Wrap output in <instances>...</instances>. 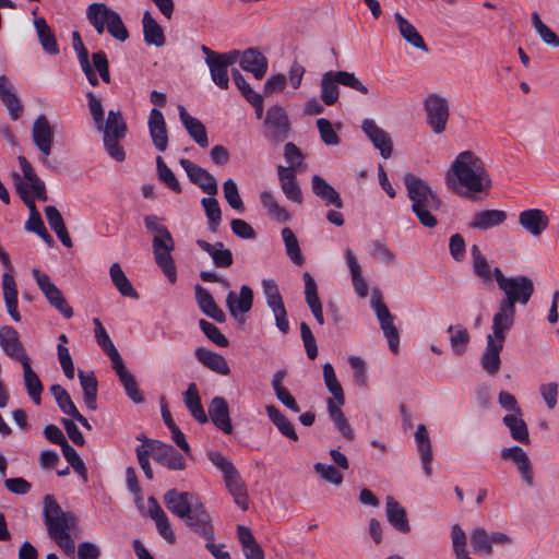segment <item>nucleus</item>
<instances>
[{
  "instance_id": "62",
  "label": "nucleus",
  "mask_w": 559,
  "mask_h": 559,
  "mask_svg": "<svg viewBox=\"0 0 559 559\" xmlns=\"http://www.w3.org/2000/svg\"><path fill=\"white\" fill-rule=\"evenodd\" d=\"M156 168L158 179L165 183L171 191L175 193H181L182 188L176 178L174 171L166 165L164 159L160 156L156 158Z\"/></svg>"
},
{
  "instance_id": "33",
  "label": "nucleus",
  "mask_w": 559,
  "mask_h": 559,
  "mask_svg": "<svg viewBox=\"0 0 559 559\" xmlns=\"http://www.w3.org/2000/svg\"><path fill=\"white\" fill-rule=\"evenodd\" d=\"M0 100L12 120H17L21 117L22 104L5 75H0Z\"/></svg>"
},
{
  "instance_id": "41",
  "label": "nucleus",
  "mask_w": 559,
  "mask_h": 559,
  "mask_svg": "<svg viewBox=\"0 0 559 559\" xmlns=\"http://www.w3.org/2000/svg\"><path fill=\"white\" fill-rule=\"evenodd\" d=\"M44 212L50 228L56 233L62 245L67 248H72V239L59 210L53 205H48L44 209Z\"/></svg>"
},
{
  "instance_id": "36",
  "label": "nucleus",
  "mask_w": 559,
  "mask_h": 559,
  "mask_svg": "<svg viewBox=\"0 0 559 559\" xmlns=\"http://www.w3.org/2000/svg\"><path fill=\"white\" fill-rule=\"evenodd\" d=\"M385 512L388 522L399 532L406 534L411 531L406 510L392 496L386 497Z\"/></svg>"
},
{
  "instance_id": "51",
  "label": "nucleus",
  "mask_w": 559,
  "mask_h": 559,
  "mask_svg": "<svg viewBox=\"0 0 559 559\" xmlns=\"http://www.w3.org/2000/svg\"><path fill=\"white\" fill-rule=\"evenodd\" d=\"M447 332L450 333V345L453 353L459 356L463 355L471 341L467 329L462 325H449Z\"/></svg>"
},
{
  "instance_id": "12",
  "label": "nucleus",
  "mask_w": 559,
  "mask_h": 559,
  "mask_svg": "<svg viewBox=\"0 0 559 559\" xmlns=\"http://www.w3.org/2000/svg\"><path fill=\"white\" fill-rule=\"evenodd\" d=\"M150 445V452L155 462L171 471H183L186 460L171 444L163 443L159 440H145Z\"/></svg>"
},
{
  "instance_id": "42",
  "label": "nucleus",
  "mask_w": 559,
  "mask_h": 559,
  "mask_svg": "<svg viewBox=\"0 0 559 559\" xmlns=\"http://www.w3.org/2000/svg\"><path fill=\"white\" fill-rule=\"evenodd\" d=\"M237 536L246 559H264V551L249 527L238 525Z\"/></svg>"
},
{
  "instance_id": "2",
  "label": "nucleus",
  "mask_w": 559,
  "mask_h": 559,
  "mask_svg": "<svg viewBox=\"0 0 559 559\" xmlns=\"http://www.w3.org/2000/svg\"><path fill=\"white\" fill-rule=\"evenodd\" d=\"M404 185L412 201V212L424 227L435 228L438 219L433 213L441 209L442 200L424 179L411 173L404 175Z\"/></svg>"
},
{
  "instance_id": "46",
  "label": "nucleus",
  "mask_w": 559,
  "mask_h": 559,
  "mask_svg": "<svg viewBox=\"0 0 559 559\" xmlns=\"http://www.w3.org/2000/svg\"><path fill=\"white\" fill-rule=\"evenodd\" d=\"M522 416V412L521 414H507L506 416H503L502 423L509 428L510 435L513 440L523 444H528V428Z\"/></svg>"
},
{
  "instance_id": "1",
  "label": "nucleus",
  "mask_w": 559,
  "mask_h": 559,
  "mask_svg": "<svg viewBox=\"0 0 559 559\" xmlns=\"http://www.w3.org/2000/svg\"><path fill=\"white\" fill-rule=\"evenodd\" d=\"M447 181L452 189L460 185L474 193L487 190L492 185L483 159L472 151L461 152L455 157L448 170Z\"/></svg>"
},
{
  "instance_id": "21",
  "label": "nucleus",
  "mask_w": 559,
  "mask_h": 559,
  "mask_svg": "<svg viewBox=\"0 0 559 559\" xmlns=\"http://www.w3.org/2000/svg\"><path fill=\"white\" fill-rule=\"evenodd\" d=\"M253 305V292L248 285H242L237 296L235 292L230 290L226 296V307L230 316L238 319L243 313L251 310Z\"/></svg>"
},
{
  "instance_id": "52",
  "label": "nucleus",
  "mask_w": 559,
  "mask_h": 559,
  "mask_svg": "<svg viewBox=\"0 0 559 559\" xmlns=\"http://www.w3.org/2000/svg\"><path fill=\"white\" fill-rule=\"evenodd\" d=\"M260 201L262 206L267 211L269 215L278 222L286 223L290 219L289 212L281 206L274 195L270 191H262L260 193Z\"/></svg>"
},
{
  "instance_id": "38",
  "label": "nucleus",
  "mask_w": 559,
  "mask_h": 559,
  "mask_svg": "<svg viewBox=\"0 0 559 559\" xmlns=\"http://www.w3.org/2000/svg\"><path fill=\"white\" fill-rule=\"evenodd\" d=\"M503 348V343L487 336L486 348L481 356V367L488 374H495L500 369L501 359L500 353Z\"/></svg>"
},
{
  "instance_id": "26",
  "label": "nucleus",
  "mask_w": 559,
  "mask_h": 559,
  "mask_svg": "<svg viewBox=\"0 0 559 559\" xmlns=\"http://www.w3.org/2000/svg\"><path fill=\"white\" fill-rule=\"evenodd\" d=\"M520 225L532 236H539L549 224V218L544 211L539 209H530L522 211L519 215Z\"/></svg>"
},
{
  "instance_id": "24",
  "label": "nucleus",
  "mask_w": 559,
  "mask_h": 559,
  "mask_svg": "<svg viewBox=\"0 0 559 559\" xmlns=\"http://www.w3.org/2000/svg\"><path fill=\"white\" fill-rule=\"evenodd\" d=\"M179 119L187 130L188 134L202 148L209 146V136L205 126L201 120L189 115L185 106H178Z\"/></svg>"
},
{
  "instance_id": "22",
  "label": "nucleus",
  "mask_w": 559,
  "mask_h": 559,
  "mask_svg": "<svg viewBox=\"0 0 559 559\" xmlns=\"http://www.w3.org/2000/svg\"><path fill=\"white\" fill-rule=\"evenodd\" d=\"M240 68L250 72L257 80L264 78L269 62L266 57L257 48H248L241 52Z\"/></svg>"
},
{
  "instance_id": "56",
  "label": "nucleus",
  "mask_w": 559,
  "mask_h": 559,
  "mask_svg": "<svg viewBox=\"0 0 559 559\" xmlns=\"http://www.w3.org/2000/svg\"><path fill=\"white\" fill-rule=\"evenodd\" d=\"M473 259V271L484 282L488 283L493 276V270H490L489 263L485 255L481 254L477 245L471 248Z\"/></svg>"
},
{
  "instance_id": "31",
  "label": "nucleus",
  "mask_w": 559,
  "mask_h": 559,
  "mask_svg": "<svg viewBox=\"0 0 559 559\" xmlns=\"http://www.w3.org/2000/svg\"><path fill=\"white\" fill-rule=\"evenodd\" d=\"M197 245L212 258L213 264L216 267L227 269L233 264V252L226 249L222 241L210 243L203 239H198Z\"/></svg>"
},
{
  "instance_id": "63",
  "label": "nucleus",
  "mask_w": 559,
  "mask_h": 559,
  "mask_svg": "<svg viewBox=\"0 0 559 559\" xmlns=\"http://www.w3.org/2000/svg\"><path fill=\"white\" fill-rule=\"evenodd\" d=\"M223 192L231 209L240 213L245 212V204L239 194L238 186L233 179H228L223 183Z\"/></svg>"
},
{
  "instance_id": "11",
  "label": "nucleus",
  "mask_w": 559,
  "mask_h": 559,
  "mask_svg": "<svg viewBox=\"0 0 559 559\" xmlns=\"http://www.w3.org/2000/svg\"><path fill=\"white\" fill-rule=\"evenodd\" d=\"M264 126L265 138L275 143L284 142L289 135V119L286 110L280 105H274L267 109Z\"/></svg>"
},
{
  "instance_id": "34",
  "label": "nucleus",
  "mask_w": 559,
  "mask_h": 559,
  "mask_svg": "<svg viewBox=\"0 0 559 559\" xmlns=\"http://www.w3.org/2000/svg\"><path fill=\"white\" fill-rule=\"evenodd\" d=\"M394 19L401 36L407 44L423 52L429 51L423 36L411 22H408L400 12L394 14Z\"/></svg>"
},
{
  "instance_id": "54",
  "label": "nucleus",
  "mask_w": 559,
  "mask_h": 559,
  "mask_svg": "<svg viewBox=\"0 0 559 559\" xmlns=\"http://www.w3.org/2000/svg\"><path fill=\"white\" fill-rule=\"evenodd\" d=\"M201 205L203 206L207 218L209 229L212 233H217L222 222V210L218 201L214 198V195H210L201 200Z\"/></svg>"
},
{
  "instance_id": "13",
  "label": "nucleus",
  "mask_w": 559,
  "mask_h": 559,
  "mask_svg": "<svg viewBox=\"0 0 559 559\" xmlns=\"http://www.w3.org/2000/svg\"><path fill=\"white\" fill-rule=\"evenodd\" d=\"M182 520L195 534L202 536L206 540H214L212 518L201 501H199L192 511H190Z\"/></svg>"
},
{
  "instance_id": "16",
  "label": "nucleus",
  "mask_w": 559,
  "mask_h": 559,
  "mask_svg": "<svg viewBox=\"0 0 559 559\" xmlns=\"http://www.w3.org/2000/svg\"><path fill=\"white\" fill-rule=\"evenodd\" d=\"M361 129L374 148L380 151V155L385 159L390 158L393 151V142L389 133L369 118L362 120Z\"/></svg>"
},
{
  "instance_id": "20",
  "label": "nucleus",
  "mask_w": 559,
  "mask_h": 559,
  "mask_svg": "<svg viewBox=\"0 0 559 559\" xmlns=\"http://www.w3.org/2000/svg\"><path fill=\"white\" fill-rule=\"evenodd\" d=\"M209 416L213 425L226 435L234 430L227 401L222 396H214L209 405Z\"/></svg>"
},
{
  "instance_id": "35",
  "label": "nucleus",
  "mask_w": 559,
  "mask_h": 559,
  "mask_svg": "<svg viewBox=\"0 0 559 559\" xmlns=\"http://www.w3.org/2000/svg\"><path fill=\"white\" fill-rule=\"evenodd\" d=\"M23 369V381L27 395L34 404L40 405L44 385L38 374L31 366V358L21 362Z\"/></svg>"
},
{
  "instance_id": "57",
  "label": "nucleus",
  "mask_w": 559,
  "mask_h": 559,
  "mask_svg": "<svg viewBox=\"0 0 559 559\" xmlns=\"http://www.w3.org/2000/svg\"><path fill=\"white\" fill-rule=\"evenodd\" d=\"M471 546L475 554L492 555V546L489 534L483 527L474 528L469 534Z\"/></svg>"
},
{
  "instance_id": "8",
  "label": "nucleus",
  "mask_w": 559,
  "mask_h": 559,
  "mask_svg": "<svg viewBox=\"0 0 559 559\" xmlns=\"http://www.w3.org/2000/svg\"><path fill=\"white\" fill-rule=\"evenodd\" d=\"M426 121L435 134H441L445 128L450 116V108L447 98L430 94L424 102Z\"/></svg>"
},
{
  "instance_id": "29",
  "label": "nucleus",
  "mask_w": 559,
  "mask_h": 559,
  "mask_svg": "<svg viewBox=\"0 0 559 559\" xmlns=\"http://www.w3.org/2000/svg\"><path fill=\"white\" fill-rule=\"evenodd\" d=\"M415 441L420 457L421 467L426 476L432 475V448L430 438L425 425L419 424L415 431Z\"/></svg>"
},
{
  "instance_id": "27",
  "label": "nucleus",
  "mask_w": 559,
  "mask_h": 559,
  "mask_svg": "<svg viewBox=\"0 0 559 559\" xmlns=\"http://www.w3.org/2000/svg\"><path fill=\"white\" fill-rule=\"evenodd\" d=\"M311 188L313 194L320 198L326 206H334L336 209H342L344 206L340 193L321 176H312Z\"/></svg>"
},
{
  "instance_id": "19",
  "label": "nucleus",
  "mask_w": 559,
  "mask_h": 559,
  "mask_svg": "<svg viewBox=\"0 0 559 559\" xmlns=\"http://www.w3.org/2000/svg\"><path fill=\"white\" fill-rule=\"evenodd\" d=\"M500 456L503 460H511L518 467V471L528 487L533 486V469L526 452L519 445L502 448Z\"/></svg>"
},
{
  "instance_id": "4",
  "label": "nucleus",
  "mask_w": 559,
  "mask_h": 559,
  "mask_svg": "<svg viewBox=\"0 0 559 559\" xmlns=\"http://www.w3.org/2000/svg\"><path fill=\"white\" fill-rule=\"evenodd\" d=\"M493 277L503 293L500 302L515 308V305L525 306L534 294L533 280L526 275L507 277L499 267L493 269Z\"/></svg>"
},
{
  "instance_id": "23",
  "label": "nucleus",
  "mask_w": 559,
  "mask_h": 559,
  "mask_svg": "<svg viewBox=\"0 0 559 559\" xmlns=\"http://www.w3.org/2000/svg\"><path fill=\"white\" fill-rule=\"evenodd\" d=\"M147 124L155 148L158 152H165L168 145V133L163 112L157 108H153L150 112Z\"/></svg>"
},
{
  "instance_id": "47",
  "label": "nucleus",
  "mask_w": 559,
  "mask_h": 559,
  "mask_svg": "<svg viewBox=\"0 0 559 559\" xmlns=\"http://www.w3.org/2000/svg\"><path fill=\"white\" fill-rule=\"evenodd\" d=\"M338 84L335 71H326L322 74L320 81V97L326 106H332L338 100Z\"/></svg>"
},
{
  "instance_id": "43",
  "label": "nucleus",
  "mask_w": 559,
  "mask_h": 559,
  "mask_svg": "<svg viewBox=\"0 0 559 559\" xmlns=\"http://www.w3.org/2000/svg\"><path fill=\"white\" fill-rule=\"evenodd\" d=\"M143 37L147 45L162 47L165 44V35L162 26L152 16L150 11H145L142 17Z\"/></svg>"
},
{
  "instance_id": "3",
  "label": "nucleus",
  "mask_w": 559,
  "mask_h": 559,
  "mask_svg": "<svg viewBox=\"0 0 559 559\" xmlns=\"http://www.w3.org/2000/svg\"><path fill=\"white\" fill-rule=\"evenodd\" d=\"M160 217L156 215H146L144 217V225L146 229L154 233L153 238V254L156 264L162 269L170 283L177 281V271L171 251L175 249V241L165 225H162Z\"/></svg>"
},
{
  "instance_id": "64",
  "label": "nucleus",
  "mask_w": 559,
  "mask_h": 559,
  "mask_svg": "<svg viewBox=\"0 0 559 559\" xmlns=\"http://www.w3.org/2000/svg\"><path fill=\"white\" fill-rule=\"evenodd\" d=\"M199 328L205 336L219 347H227L229 345L228 338L221 332V330L213 323L205 319L199 320Z\"/></svg>"
},
{
  "instance_id": "44",
  "label": "nucleus",
  "mask_w": 559,
  "mask_h": 559,
  "mask_svg": "<svg viewBox=\"0 0 559 559\" xmlns=\"http://www.w3.org/2000/svg\"><path fill=\"white\" fill-rule=\"evenodd\" d=\"M78 378L83 390V401L86 407L95 411L97 408L98 382L94 372L85 373L83 370H79Z\"/></svg>"
},
{
  "instance_id": "15",
  "label": "nucleus",
  "mask_w": 559,
  "mask_h": 559,
  "mask_svg": "<svg viewBox=\"0 0 559 559\" xmlns=\"http://www.w3.org/2000/svg\"><path fill=\"white\" fill-rule=\"evenodd\" d=\"M166 508L179 519L188 515L194 506L200 501L198 497L188 491H178L177 489H169L163 497Z\"/></svg>"
},
{
  "instance_id": "10",
  "label": "nucleus",
  "mask_w": 559,
  "mask_h": 559,
  "mask_svg": "<svg viewBox=\"0 0 559 559\" xmlns=\"http://www.w3.org/2000/svg\"><path fill=\"white\" fill-rule=\"evenodd\" d=\"M32 141L40 152L41 164L47 168L55 169L48 159L53 143V131L45 115H39L35 119L32 127Z\"/></svg>"
},
{
  "instance_id": "39",
  "label": "nucleus",
  "mask_w": 559,
  "mask_h": 559,
  "mask_svg": "<svg viewBox=\"0 0 559 559\" xmlns=\"http://www.w3.org/2000/svg\"><path fill=\"white\" fill-rule=\"evenodd\" d=\"M183 402L191 416L200 424L209 421V416L202 406L201 397L198 386L194 382L189 383L187 390L183 392Z\"/></svg>"
},
{
  "instance_id": "60",
  "label": "nucleus",
  "mask_w": 559,
  "mask_h": 559,
  "mask_svg": "<svg viewBox=\"0 0 559 559\" xmlns=\"http://www.w3.org/2000/svg\"><path fill=\"white\" fill-rule=\"evenodd\" d=\"M451 539L455 559H473L469 557V554L466 549V533L459 524L452 525Z\"/></svg>"
},
{
  "instance_id": "30",
  "label": "nucleus",
  "mask_w": 559,
  "mask_h": 559,
  "mask_svg": "<svg viewBox=\"0 0 559 559\" xmlns=\"http://www.w3.org/2000/svg\"><path fill=\"white\" fill-rule=\"evenodd\" d=\"M194 355L199 362L213 372L221 376H228L230 373L228 362L223 355L205 347H197Z\"/></svg>"
},
{
  "instance_id": "50",
  "label": "nucleus",
  "mask_w": 559,
  "mask_h": 559,
  "mask_svg": "<svg viewBox=\"0 0 559 559\" xmlns=\"http://www.w3.org/2000/svg\"><path fill=\"white\" fill-rule=\"evenodd\" d=\"M328 412L331 420L334 423L336 429L342 436L348 441L354 440V431L348 424L344 413L341 409V406L335 405L332 399L326 400Z\"/></svg>"
},
{
  "instance_id": "45",
  "label": "nucleus",
  "mask_w": 559,
  "mask_h": 559,
  "mask_svg": "<svg viewBox=\"0 0 559 559\" xmlns=\"http://www.w3.org/2000/svg\"><path fill=\"white\" fill-rule=\"evenodd\" d=\"M286 376V370H277L272 378V388L274 390L276 399L288 409L294 413H299L300 407L297 404L295 397L283 385V379Z\"/></svg>"
},
{
  "instance_id": "25",
  "label": "nucleus",
  "mask_w": 559,
  "mask_h": 559,
  "mask_svg": "<svg viewBox=\"0 0 559 559\" xmlns=\"http://www.w3.org/2000/svg\"><path fill=\"white\" fill-rule=\"evenodd\" d=\"M194 297L199 309L209 318L213 319L218 323H223L226 321V314L224 311L217 306L211 293L202 287L201 285H195L194 287Z\"/></svg>"
},
{
  "instance_id": "6",
  "label": "nucleus",
  "mask_w": 559,
  "mask_h": 559,
  "mask_svg": "<svg viewBox=\"0 0 559 559\" xmlns=\"http://www.w3.org/2000/svg\"><path fill=\"white\" fill-rule=\"evenodd\" d=\"M43 515L48 535L52 540L69 534L78 523L76 515L70 511H63L50 495L44 497Z\"/></svg>"
},
{
  "instance_id": "7",
  "label": "nucleus",
  "mask_w": 559,
  "mask_h": 559,
  "mask_svg": "<svg viewBox=\"0 0 559 559\" xmlns=\"http://www.w3.org/2000/svg\"><path fill=\"white\" fill-rule=\"evenodd\" d=\"M99 131L104 133L103 142L109 156L117 162H123L126 152L119 141L127 135L128 129L121 112L110 110L106 123L103 122Z\"/></svg>"
},
{
  "instance_id": "32",
  "label": "nucleus",
  "mask_w": 559,
  "mask_h": 559,
  "mask_svg": "<svg viewBox=\"0 0 559 559\" xmlns=\"http://www.w3.org/2000/svg\"><path fill=\"white\" fill-rule=\"evenodd\" d=\"M116 11L103 2H93L86 8V19L98 35H102Z\"/></svg>"
},
{
  "instance_id": "18",
  "label": "nucleus",
  "mask_w": 559,
  "mask_h": 559,
  "mask_svg": "<svg viewBox=\"0 0 559 559\" xmlns=\"http://www.w3.org/2000/svg\"><path fill=\"white\" fill-rule=\"evenodd\" d=\"M514 318L515 308L499 301L498 311L492 318V334H488L487 336L504 343L507 332L510 331L514 324Z\"/></svg>"
},
{
  "instance_id": "55",
  "label": "nucleus",
  "mask_w": 559,
  "mask_h": 559,
  "mask_svg": "<svg viewBox=\"0 0 559 559\" xmlns=\"http://www.w3.org/2000/svg\"><path fill=\"white\" fill-rule=\"evenodd\" d=\"M267 307L274 314L275 325L283 333L289 332V322L287 319V311L283 301L282 296L275 298L265 299Z\"/></svg>"
},
{
  "instance_id": "28",
  "label": "nucleus",
  "mask_w": 559,
  "mask_h": 559,
  "mask_svg": "<svg viewBox=\"0 0 559 559\" xmlns=\"http://www.w3.org/2000/svg\"><path fill=\"white\" fill-rule=\"evenodd\" d=\"M277 176L285 197L296 203L302 202V193L293 167L277 166Z\"/></svg>"
},
{
  "instance_id": "5",
  "label": "nucleus",
  "mask_w": 559,
  "mask_h": 559,
  "mask_svg": "<svg viewBox=\"0 0 559 559\" xmlns=\"http://www.w3.org/2000/svg\"><path fill=\"white\" fill-rule=\"evenodd\" d=\"M210 462L217 467L224 476L226 487L234 497L235 503L242 510L248 509V492L245 481L234 464L219 451L207 452Z\"/></svg>"
},
{
  "instance_id": "40",
  "label": "nucleus",
  "mask_w": 559,
  "mask_h": 559,
  "mask_svg": "<svg viewBox=\"0 0 559 559\" xmlns=\"http://www.w3.org/2000/svg\"><path fill=\"white\" fill-rule=\"evenodd\" d=\"M34 27L37 32L38 40L44 51L51 56H57L60 50L55 34L44 17H35Z\"/></svg>"
},
{
  "instance_id": "17",
  "label": "nucleus",
  "mask_w": 559,
  "mask_h": 559,
  "mask_svg": "<svg viewBox=\"0 0 559 559\" xmlns=\"http://www.w3.org/2000/svg\"><path fill=\"white\" fill-rule=\"evenodd\" d=\"M0 347L7 356L20 362L29 358L17 331L10 325L0 328Z\"/></svg>"
},
{
  "instance_id": "58",
  "label": "nucleus",
  "mask_w": 559,
  "mask_h": 559,
  "mask_svg": "<svg viewBox=\"0 0 559 559\" xmlns=\"http://www.w3.org/2000/svg\"><path fill=\"white\" fill-rule=\"evenodd\" d=\"M50 393L55 397L56 403L60 411L69 416H73L74 414H78V408L74 405L70 394L68 391L60 384H52L50 386Z\"/></svg>"
},
{
  "instance_id": "14",
  "label": "nucleus",
  "mask_w": 559,
  "mask_h": 559,
  "mask_svg": "<svg viewBox=\"0 0 559 559\" xmlns=\"http://www.w3.org/2000/svg\"><path fill=\"white\" fill-rule=\"evenodd\" d=\"M180 166L186 171L189 180L198 186L203 193L207 195H216L218 192L217 181L212 174L205 168L193 164L187 158H181L179 162Z\"/></svg>"
},
{
  "instance_id": "61",
  "label": "nucleus",
  "mask_w": 559,
  "mask_h": 559,
  "mask_svg": "<svg viewBox=\"0 0 559 559\" xmlns=\"http://www.w3.org/2000/svg\"><path fill=\"white\" fill-rule=\"evenodd\" d=\"M532 24L545 45L559 47V36L540 20L537 12L532 13Z\"/></svg>"
},
{
  "instance_id": "53",
  "label": "nucleus",
  "mask_w": 559,
  "mask_h": 559,
  "mask_svg": "<svg viewBox=\"0 0 559 559\" xmlns=\"http://www.w3.org/2000/svg\"><path fill=\"white\" fill-rule=\"evenodd\" d=\"M281 234L287 257L296 265H302L305 263V258L301 253L298 239L294 231L289 227H285L282 229Z\"/></svg>"
},
{
  "instance_id": "37",
  "label": "nucleus",
  "mask_w": 559,
  "mask_h": 559,
  "mask_svg": "<svg viewBox=\"0 0 559 559\" xmlns=\"http://www.w3.org/2000/svg\"><path fill=\"white\" fill-rule=\"evenodd\" d=\"M507 213L502 210H483L476 212L468 226L473 229L487 230L504 223Z\"/></svg>"
},
{
  "instance_id": "49",
  "label": "nucleus",
  "mask_w": 559,
  "mask_h": 559,
  "mask_svg": "<svg viewBox=\"0 0 559 559\" xmlns=\"http://www.w3.org/2000/svg\"><path fill=\"white\" fill-rule=\"evenodd\" d=\"M269 419L274 424L278 431L289 440L296 442L299 437L294 428V425L285 417V415L274 405L265 407Z\"/></svg>"
},
{
  "instance_id": "48",
  "label": "nucleus",
  "mask_w": 559,
  "mask_h": 559,
  "mask_svg": "<svg viewBox=\"0 0 559 559\" xmlns=\"http://www.w3.org/2000/svg\"><path fill=\"white\" fill-rule=\"evenodd\" d=\"M109 275L112 284L123 297L139 299V294L122 271L119 263L115 262L109 267Z\"/></svg>"
},
{
  "instance_id": "59",
  "label": "nucleus",
  "mask_w": 559,
  "mask_h": 559,
  "mask_svg": "<svg viewBox=\"0 0 559 559\" xmlns=\"http://www.w3.org/2000/svg\"><path fill=\"white\" fill-rule=\"evenodd\" d=\"M211 79L222 90L229 87L228 67L221 59L207 61Z\"/></svg>"
},
{
  "instance_id": "9",
  "label": "nucleus",
  "mask_w": 559,
  "mask_h": 559,
  "mask_svg": "<svg viewBox=\"0 0 559 559\" xmlns=\"http://www.w3.org/2000/svg\"><path fill=\"white\" fill-rule=\"evenodd\" d=\"M32 274L48 304L58 310L64 318H72V308L68 305L62 292L50 281V277L37 269H34Z\"/></svg>"
}]
</instances>
